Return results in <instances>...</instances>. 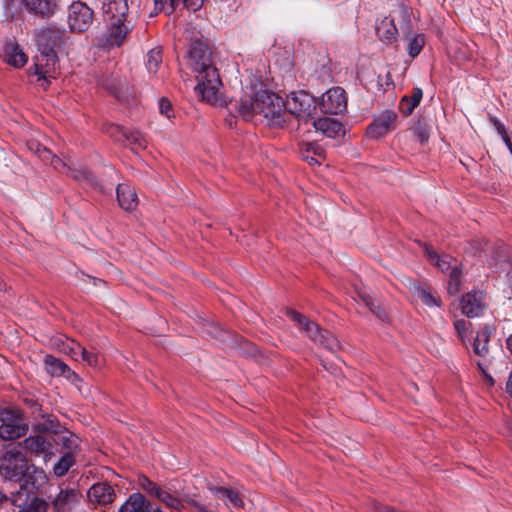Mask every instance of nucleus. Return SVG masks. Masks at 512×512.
Masks as SVG:
<instances>
[{"instance_id": "nucleus-59", "label": "nucleus", "mask_w": 512, "mask_h": 512, "mask_svg": "<svg viewBox=\"0 0 512 512\" xmlns=\"http://www.w3.org/2000/svg\"><path fill=\"white\" fill-rule=\"evenodd\" d=\"M6 499V496L0 491V503Z\"/></svg>"}, {"instance_id": "nucleus-13", "label": "nucleus", "mask_w": 512, "mask_h": 512, "mask_svg": "<svg viewBox=\"0 0 512 512\" xmlns=\"http://www.w3.org/2000/svg\"><path fill=\"white\" fill-rule=\"evenodd\" d=\"M485 294L481 291H472L461 299V310L467 317H479L486 309Z\"/></svg>"}, {"instance_id": "nucleus-36", "label": "nucleus", "mask_w": 512, "mask_h": 512, "mask_svg": "<svg viewBox=\"0 0 512 512\" xmlns=\"http://www.w3.org/2000/svg\"><path fill=\"white\" fill-rule=\"evenodd\" d=\"M81 361L87 363V365L93 368H99L102 365L101 355L94 351H88L87 349H84V352H82Z\"/></svg>"}, {"instance_id": "nucleus-48", "label": "nucleus", "mask_w": 512, "mask_h": 512, "mask_svg": "<svg viewBox=\"0 0 512 512\" xmlns=\"http://www.w3.org/2000/svg\"><path fill=\"white\" fill-rule=\"evenodd\" d=\"M301 157L303 160L307 161L311 166L320 164L318 158L310 156V153H307L304 147L301 150Z\"/></svg>"}, {"instance_id": "nucleus-53", "label": "nucleus", "mask_w": 512, "mask_h": 512, "mask_svg": "<svg viewBox=\"0 0 512 512\" xmlns=\"http://www.w3.org/2000/svg\"><path fill=\"white\" fill-rule=\"evenodd\" d=\"M66 496H67V494H65V495H64V492H63V491H61V492L58 494V496H57V497H56V499H55V505H56L58 508H60V507L62 506V504H63L64 499H65V497H66Z\"/></svg>"}, {"instance_id": "nucleus-4", "label": "nucleus", "mask_w": 512, "mask_h": 512, "mask_svg": "<svg viewBox=\"0 0 512 512\" xmlns=\"http://www.w3.org/2000/svg\"><path fill=\"white\" fill-rule=\"evenodd\" d=\"M424 254L429 263L438 268L443 273L449 274L448 293L453 295L459 292L461 270L458 268L457 261L448 254H439L432 246L424 244Z\"/></svg>"}, {"instance_id": "nucleus-24", "label": "nucleus", "mask_w": 512, "mask_h": 512, "mask_svg": "<svg viewBox=\"0 0 512 512\" xmlns=\"http://www.w3.org/2000/svg\"><path fill=\"white\" fill-rule=\"evenodd\" d=\"M423 97V92L421 88H414L411 96H404L401 99L399 108L401 112L408 116L413 110L420 104Z\"/></svg>"}, {"instance_id": "nucleus-58", "label": "nucleus", "mask_w": 512, "mask_h": 512, "mask_svg": "<svg viewBox=\"0 0 512 512\" xmlns=\"http://www.w3.org/2000/svg\"><path fill=\"white\" fill-rule=\"evenodd\" d=\"M50 155H51V152L44 147L42 149L41 157H43V159H47V157L50 156Z\"/></svg>"}, {"instance_id": "nucleus-49", "label": "nucleus", "mask_w": 512, "mask_h": 512, "mask_svg": "<svg viewBox=\"0 0 512 512\" xmlns=\"http://www.w3.org/2000/svg\"><path fill=\"white\" fill-rule=\"evenodd\" d=\"M399 13L402 18L401 21L399 22L401 29H403L404 27L407 28L409 24V15L406 7L401 6Z\"/></svg>"}, {"instance_id": "nucleus-47", "label": "nucleus", "mask_w": 512, "mask_h": 512, "mask_svg": "<svg viewBox=\"0 0 512 512\" xmlns=\"http://www.w3.org/2000/svg\"><path fill=\"white\" fill-rule=\"evenodd\" d=\"M497 133L501 136L502 139L505 138V135H508L507 133V130H506V127L504 126V124L502 122H500L497 118H492L491 119Z\"/></svg>"}, {"instance_id": "nucleus-45", "label": "nucleus", "mask_w": 512, "mask_h": 512, "mask_svg": "<svg viewBox=\"0 0 512 512\" xmlns=\"http://www.w3.org/2000/svg\"><path fill=\"white\" fill-rule=\"evenodd\" d=\"M307 153H312L317 157H323V149L316 143H306L304 145Z\"/></svg>"}, {"instance_id": "nucleus-27", "label": "nucleus", "mask_w": 512, "mask_h": 512, "mask_svg": "<svg viewBox=\"0 0 512 512\" xmlns=\"http://www.w3.org/2000/svg\"><path fill=\"white\" fill-rule=\"evenodd\" d=\"M76 463L72 453H64L53 466V473L57 477L64 476Z\"/></svg>"}, {"instance_id": "nucleus-18", "label": "nucleus", "mask_w": 512, "mask_h": 512, "mask_svg": "<svg viewBox=\"0 0 512 512\" xmlns=\"http://www.w3.org/2000/svg\"><path fill=\"white\" fill-rule=\"evenodd\" d=\"M117 200L121 208L130 211L138 204L137 194L129 184H118L116 188Z\"/></svg>"}, {"instance_id": "nucleus-34", "label": "nucleus", "mask_w": 512, "mask_h": 512, "mask_svg": "<svg viewBox=\"0 0 512 512\" xmlns=\"http://www.w3.org/2000/svg\"><path fill=\"white\" fill-rule=\"evenodd\" d=\"M138 484L143 490H145L147 493H149L150 495H153L155 497L158 495V492H160V490H161V488L156 483L151 481L145 475H140L138 477Z\"/></svg>"}, {"instance_id": "nucleus-38", "label": "nucleus", "mask_w": 512, "mask_h": 512, "mask_svg": "<svg viewBox=\"0 0 512 512\" xmlns=\"http://www.w3.org/2000/svg\"><path fill=\"white\" fill-rule=\"evenodd\" d=\"M358 296L374 315H376L379 319L382 318L381 310L379 308H376L374 304V299L368 292L360 291L358 292Z\"/></svg>"}, {"instance_id": "nucleus-39", "label": "nucleus", "mask_w": 512, "mask_h": 512, "mask_svg": "<svg viewBox=\"0 0 512 512\" xmlns=\"http://www.w3.org/2000/svg\"><path fill=\"white\" fill-rule=\"evenodd\" d=\"M71 175L78 181H86L91 184L96 183L95 177L87 169L80 167L79 169H72Z\"/></svg>"}, {"instance_id": "nucleus-16", "label": "nucleus", "mask_w": 512, "mask_h": 512, "mask_svg": "<svg viewBox=\"0 0 512 512\" xmlns=\"http://www.w3.org/2000/svg\"><path fill=\"white\" fill-rule=\"evenodd\" d=\"M312 124L316 131L321 132L328 138H336L341 132L344 135L342 123L334 118L322 117L317 120H313Z\"/></svg>"}, {"instance_id": "nucleus-37", "label": "nucleus", "mask_w": 512, "mask_h": 512, "mask_svg": "<svg viewBox=\"0 0 512 512\" xmlns=\"http://www.w3.org/2000/svg\"><path fill=\"white\" fill-rule=\"evenodd\" d=\"M424 45V38L421 35H416L410 39L408 43V54L414 58L421 52Z\"/></svg>"}, {"instance_id": "nucleus-32", "label": "nucleus", "mask_w": 512, "mask_h": 512, "mask_svg": "<svg viewBox=\"0 0 512 512\" xmlns=\"http://www.w3.org/2000/svg\"><path fill=\"white\" fill-rule=\"evenodd\" d=\"M418 297L428 307H440L441 305V300L439 297H437L430 289H418Z\"/></svg>"}, {"instance_id": "nucleus-22", "label": "nucleus", "mask_w": 512, "mask_h": 512, "mask_svg": "<svg viewBox=\"0 0 512 512\" xmlns=\"http://www.w3.org/2000/svg\"><path fill=\"white\" fill-rule=\"evenodd\" d=\"M121 137L132 146L133 150L145 149L147 140L145 136L138 130H130L122 127L116 128Z\"/></svg>"}, {"instance_id": "nucleus-12", "label": "nucleus", "mask_w": 512, "mask_h": 512, "mask_svg": "<svg viewBox=\"0 0 512 512\" xmlns=\"http://www.w3.org/2000/svg\"><path fill=\"white\" fill-rule=\"evenodd\" d=\"M67 38L65 29L49 25L37 33L38 51H55L56 48H60L65 44Z\"/></svg>"}, {"instance_id": "nucleus-26", "label": "nucleus", "mask_w": 512, "mask_h": 512, "mask_svg": "<svg viewBox=\"0 0 512 512\" xmlns=\"http://www.w3.org/2000/svg\"><path fill=\"white\" fill-rule=\"evenodd\" d=\"M490 338V331L488 328L481 329L477 332L473 342V351L480 357L486 356L488 353V342Z\"/></svg>"}, {"instance_id": "nucleus-6", "label": "nucleus", "mask_w": 512, "mask_h": 512, "mask_svg": "<svg viewBox=\"0 0 512 512\" xmlns=\"http://www.w3.org/2000/svg\"><path fill=\"white\" fill-rule=\"evenodd\" d=\"M287 316L293 320L302 331L315 343L324 346L330 351L339 347L337 339L328 331L321 330L317 324L294 310H287Z\"/></svg>"}, {"instance_id": "nucleus-30", "label": "nucleus", "mask_w": 512, "mask_h": 512, "mask_svg": "<svg viewBox=\"0 0 512 512\" xmlns=\"http://www.w3.org/2000/svg\"><path fill=\"white\" fill-rule=\"evenodd\" d=\"M156 498L170 509L181 511L185 508L183 502L179 498L175 497L174 495L170 494L169 492L163 489H161L160 492H158Z\"/></svg>"}, {"instance_id": "nucleus-57", "label": "nucleus", "mask_w": 512, "mask_h": 512, "mask_svg": "<svg viewBox=\"0 0 512 512\" xmlns=\"http://www.w3.org/2000/svg\"><path fill=\"white\" fill-rule=\"evenodd\" d=\"M506 345H507L508 350L512 354V334L507 338Z\"/></svg>"}, {"instance_id": "nucleus-56", "label": "nucleus", "mask_w": 512, "mask_h": 512, "mask_svg": "<svg viewBox=\"0 0 512 512\" xmlns=\"http://www.w3.org/2000/svg\"><path fill=\"white\" fill-rule=\"evenodd\" d=\"M502 140L512 155V142H511L509 135H505V138Z\"/></svg>"}, {"instance_id": "nucleus-43", "label": "nucleus", "mask_w": 512, "mask_h": 512, "mask_svg": "<svg viewBox=\"0 0 512 512\" xmlns=\"http://www.w3.org/2000/svg\"><path fill=\"white\" fill-rule=\"evenodd\" d=\"M159 110L160 113L167 118H171L173 115L171 103L165 98L159 101Z\"/></svg>"}, {"instance_id": "nucleus-41", "label": "nucleus", "mask_w": 512, "mask_h": 512, "mask_svg": "<svg viewBox=\"0 0 512 512\" xmlns=\"http://www.w3.org/2000/svg\"><path fill=\"white\" fill-rule=\"evenodd\" d=\"M384 131V119L377 118L367 128V133L370 137H379Z\"/></svg>"}, {"instance_id": "nucleus-23", "label": "nucleus", "mask_w": 512, "mask_h": 512, "mask_svg": "<svg viewBox=\"0 0 512 512\" xmlns=\"http://www.w3.org/2000/svg\"><path fill=\"white\" fill-rule=\"evenodd\" d=\"M45 365L47 371L53 376H64L66 378H70L72 375H75L68 365L53 356L45 357Z\"/></svg>"}, {"instance_id": "nucleus-20", "label": "nucleus", "mask_w": 512, "mask_h": 512, "mask_svg": "<svg viewBox=\"0 0 512 512\" xmlns=\"http://www.w3.org/2000/svg\"><path fill=\"white\" fill-rule=\"evenodd\" d=\"M23 3L27 10L44 18L50 17L57 10L55 0H24Z\"/></svg>"}, {"instance_id": "nucleus-3", "label": "nucleus", "mask_w": 512, "mask_h": 512, "mask_svg": "<svg viewBox=\"0 0 512 512\" xmlns=\"http://www.w3.org/2000/svg\"><path fill=\"white\" fill-rule=\"evenodd\" d=\"M28 460L21 443L9 444L0 456V477L5 481L21 482L29 472Z\"/></svg>"}, {"instance_id": "nucleus-9", "label": "nucleus", "mask_w": 512, "mask_h": 512, "mask_svg": "<svg viewBox=\"0 0 512 512\" xmlns=\"http://www.w3.org/2000/svg\"><path fill=\"white\" fill-rule=\"evenodd\" d=\"M0 421V438L4 440L20 438L28 430V426L21 416L10 409L1 410Z\"/></svg>"}, {"instance_id": "nucleus-33", "label": "nucleus", "mask_w": 512, "mask_h": 512, "mask_svg": "<svg viewBox=\"0 0 512 512\" xmlns=\"http://www.w3.org/2000/svg\"><path fill=\"white\" fill-rule=\"evenodd\" d=\"M411 130L413 131L414 135L418 138V140L422 144H424L425 142L428 141L430 134H429V128H428V125L426 124V122H424L422 120L417 121L413 125Z\"/></svg>"}, {"instance_id": "nucleus-14", "label": "nucleus", "mask_w": 512, "mask_h": 512, "mask_svg": "<svg viewBox=\"0 0 512 512\" xmlns=\"http://www.w3.org/2000/svg\"><path fill=\"white\" fill-rule=\"evenodd\" d=\"M21 443V448L26 449L36 456L43 455L45 461L51 457L52 443L43 435L29 436Z\"/></svg>"}, {"instance_id": "nucleus-46", "label": "nucleus", "mask_w": 512, "mask_h": 512, "mask_svg": "<svg viewBox=\"0 0 512 512\" xmlns=\"http://www.w3.org/2000/svg\"><path fill=\"white\" fill-rule=\"evenodd\" d=\"M204 0H183V6L189 10L197 11L203 5Z\"/></svg>"}, {"instance_id": "nucleus-29", "label": "nucleus", "mask_w": 512, "mask_h": 512, "mask_svg": "<svg viewBox=\"0 0 512 512\" xmlns=\"http://www.w3.org/2000/svg\"><path fill=\"white\" fill-rule=\"evenodd\" d=\"M162 63V50L161 48H153L147 53L146 68L150 74H156Z\"/></svg>"}, {"instance_id": "nucleus-1", "label": "nucleus", "mask_w": 512, "mask_h": 512, "mask_svg": "<svg viewBox=\"0 0 512 512\" xmlns=\"http://www.w3.org/2000/svg\"><path fill=\"white\" fill-rule=\"evenodd\" d=\"M187 65L196 75V92L202 100L217 104L221 100L222 82L217 69L212 64L209 47L196 41L192 43L187 57Z\"/></svg>"}, {"instance_id": "nucleus-44", "label": "nucleus", "mask_w": 512, "mask_h": 512, "mask_svg": "<svg viewBox=\"0 0 512 512\" xmlns=\"http://www.w3.org/2000/svg\"><path fill=\"white\" fill-rule=\"evenodd\" d=\"M391 29L386 30V42H391L396 39V35L398 34V29L395 23V17L392 16L390 20Z\"/></svg>"}, {"instance_id": "nucleus-21", "label": "nucleus", "mask_w": 512, "mask_h": 512, "mask_svg": "<svg viewBox=\"0 0 512 512\" xmlns=\"http://www.w3.org/2000/svg\"><path fill=\"white\" fill-rule=\"evenodd\" d=\"M13 503L20 508L21 512H46V502L38 497H32L30 501H22V494L17 492L13 496Z\"/></svg>"}, {"instance_id": "nucleus-5", "label": "nucleus", "mask_w": 512, "mask_h": 512, "mask_svg": "<svg viewBox=\"0 0 512 512\" xmlns=\"http://www.w3.org/2000/svg\"><path fill=\"white\" fill-rule=\"evenodd\" d=\"M254 108L257 114H262L272 125H280L283 120L284 101L270 91L261 90L254 95Z\"/></svg>"}, {"instance_id": "nucleus-28", "label": "nucleus", "mask_w": 512, "mask_h": 512, "mask_svg": "<svg viewBox=\"0 0 512 512\" xmlns=\"http://www.w3.org/2000/svg\"><path fill=\"white\" fill-rule=\"evenodd\" d=\"M59 441L63 448L67 450L66 453H72L73 456L77 454L80 448V438L72 432H65L59 437Z\"/></svg>"}, {"instance_id": "nucleus-50", "label": "nucleus", "mask_w": 512, "mask_h": 512, "mask_svg": "<svg viewBox=\"0 0 512 512\" xmlns=\"http://www.w3.org/2000/svg\"><path fill=\"white\" fill-rule=\"evenodd\" d=\"M51 164L57 170H62L66 167V164L58 157L52 156Z\"/></svg>"}, {"instance_id": "nucleus-17", "label": "nucleus", "mask_w": 512, "mask_h": 512, "mask_svg": "<svg viewBox=\"0 0 512 512\" xmlns=\"http://www.w3.org/2000/svg\"><path fill=\"white\" fill-rule=\"evenodd\" d=\"M118 512H151L149 501L139 492L132 493ZM155 512H162L159 508Z\"/></svg>"}, {"instance_id": "nucleus-55", "label": "nucleus", "mask_w": 512, "mask_h": 512, "mask_svg": "<svg viewBox=\"0 0 512 512\" xmlns=\"http://www.w3.org/2000/svg\"><path fill=\"white\" fill-rule=\"evenodd\" d=\"M396 117H397V116H396V114H395L394 112H387V111H386V127H387L390 123L394 122V121L396 120Z\"/></svg>"}, {"instance_id": "nucleus-15", "label": "nucleus", "mask_w": 512, "mask_h": 512, "mask_svg": "<svg viewBox=\"0 0 512 512\" xmlns=\"http://www.w3.org/2000/svg\"><path fill=\"white\" fill-rule=\"evenodd\" d=\"M91 503L106 505L114 500V489L107 482H99L90 487L87 492Z\"/></svg>"}, {"instance_id": "nucleus-31", "label": "nucleus", "mask_w": 512, "mask_h": 512, "mask_svg": "<svg viewBox=\"0 0 512 512\" xmlns=\"http://www.w3.org/2000/svg\"><path fill=\"white\" fill-rule=\"evenodd\" d=\"M237 111L244 120H250L254 114H257L254 108V97L243 98L237 107Z\"/></svg>"}, {"instance_id": "nucleus-11", "label": "nucleus", "mask_w": 512, "mask_h": 512, "mask_svg": "<svg viewBox=\"0 0 512 512\" xmlns=\"http://www.w3.org/2000/svg\"><path fill=\"white\" fill-rule=\"evenodd\" d=\"M321 112L337 115L347 108V97L343 88L333 87L328 89L318 101Z\"/></svg>"}, {"instance_id": "nucleus-2", "label": "nucleus", "mask_w": 512, "mask_h": 512, "mask_svg": "<svg viewBox=\"0 0 512 512\" xmlns=\"http://www.w3.org/2000/svg\"><path fill=\"white\" fill-rule=\"evenodd\" d=\"M101 10L106 26L104 44L108 47L121 46L133 29L131 21L128 20L127 0H103Z\"/></svg>"}, {"instance_id": "nucleus-51", "label": "nucleus", "mask_w": 512, "mask_h": 512, "mask_svg": "<svg viewBox=\"0 0 512 512\" xmlns=\"http://www.w3.org/2000/svg\"><path fill=\"white\" fill-rule=\"evenodd\" d=\"M189 503L194 506L199 512H212L211 510H209L206 506L194 501V500H191L189 501Z\"/></svg>"}, {"instance_id": "nucleus-52", "label": "nucleus", "mask_w": 512, "mask_h": 512, "mask_svg": "<svg viewBox=\"0 0 512 512\" xmlns=\"http://www.w3.org/2000/svg\"><path fill=\"white\" fill-rule=\"evenodd\" d=\"M81 279L83 282H93L94 285H97L98 283H102V280L93 278L89 275L81 274Z\"/></svg>"}, {"instance_id": "nucleus-40", "label": "nucleus", "mask_w": 512, "mask_h": 512, "mask_svg": "<svg viewBox=\"0 0 512 512\" xmlns=\"http://www.w3.org/2000/svg\"><path fill=\"white\" fill-rule=\"evenodd\" d=\"M66 352L75 360V361H81L82 359V352H84V347L75 342L71 341L69 344L66 345Z\"/></svg>"}, {"instance_id": "nucleus-35", "label": "nucleus", "mask_w": 512, "mask_h": 512, "mask_svg": "<svg viewBox=\"0 0 512 512\" xmlns=\"http://www.w3.org/2000/svg\"><path fill=\"white\" fill-rule=\"evenodd\" d=\"M206 326L208 335L219 339L220 342H226L231 337L230 332L221 329L214 323H208Z\"/></svg>"}, {"instance_id": "nucleus-8", "label": "nucleus", "mask_w": 512, "mask_h": 512, "mask_svg": "<svg viewBox=\"0 0 512 512\" xmlns=\"http://www.w3.org/2000/svg\"><path fill=\"white\" fill-rule=\"evenodd\" d=\"M316 105L315 98L308 92L304 90L292 91L286 97L284 111H288L300 121L307 122L311 118Z\"/></svg>"}, {"instance_id": "nucleus-10", "label": "nucleus", "mask_w": 512, "mask_h": 512, "mask_svg": "<svg viewBox=\"0 0 512 512\" xmlns=\"http://www.w3.org/2000/svg\"><path fill=\"white\" fill-rule=\"evenodd\" d=\"M93 10L81 1L73 2L69 6L68 25L73 32L86 31L93 22Z\"/></svg>"}, {"instance_id": "nucleus-19", "label": "nucleus", "mask_w": 512, "mask_h": 512, "mask_svg": "<svg viewBox=\"0 0 512 512\" xmlns=\"http://www.w3.org/2000/svg\"><path fill=\"white\" fill-rule=\"evenodd\" d=\"M5 61L16 67H23L27 63V56L16 42L9 41L4 46Z\"/></svg>"}, {"instance_id": "nucleus-7", "label": "nucleus", "mask_w": 512, "mask_h": 512, "mask_svg": "<svg viewBox=\"0 0 512 512\" xmlns=\"http://www.w3.org/2000/svg\"><path fill=\"white\" fill-rule=\"evenodd\" d=\"M33 67L30 71H33V75L37 76V83L46 89L51 79H55L58 70V57L55 51L47 50L39 51L33 58Z\"/></svg>"}, {"instance_id": "nucleus-25", "label": "nucleus", "mask_w": 512, "mask_h": 512, "mask_svg": "<svg viewBox=\"0 0 512 512\" xmlns=\"http://www.w3.org/2000/svg\"><path fill=\"white\" fill-rule=\"evenodd\" d=\"M210 491L219 499L223 500L226 505L239 507L242 505V500L239 495L233 490L226 487H210Z\"/></svg>"}, {"instance_id": "nucleus-54", "label": "nucleus", "mask_w": 512, "mask_h": 512, "mask_svg": "<svg viewBox=\"0 0 512 512\" xmlns=\"http://www.w3.org/2000/svg\"><path fill=\"white\" fill-rule=\"evenodd\" d=\"M505 391L512 396V371L509 373L506 381Z\"/></svg>"}, {"instance_id": "nucleus-42", "label": "nucleus", "mask_w": 512, "mask_h": 512, "mask_svg": "<svg viewBox=\"0 0 512 512\" xmlns=\"http://www.w3.org/2000/svg\"><path fill=\"white\" fill-rule=\"evenodd\" d=\"M454 328H455V331L457 332L460 340L465 343L466 342V336H465V333H466V330H467V322L463 319H460V320H456L454 322Z\"/></svg>"}, {"instance_id": "nucleus-60", "label": "nucleus", "mask_w": 512, "mask_h": 512, "mask_svg": "<svg viewBox=\"0 0 512 512\" xmlns=\"http://www.w3.org/2000/svg\"><path fill=\"white\" fill-rule=\"evenodd\" d=\"M385 85H389V82H388V79L386 78V82H385Z\"/></svg>"}]
</instances>
